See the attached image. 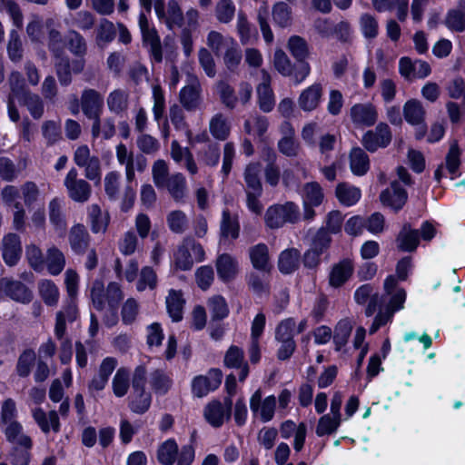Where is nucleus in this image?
I'll return each instance as SVG.
<instances>
[{
    "label": "nucleus",
    "instance_id": "obj_46",
    "mask_svg": "<svg viewBox=\"0 0 465 465\" xmlns=\"http://www.w3.org/2000/svg\"><path fill=\"white\" fill-rule=\"evenodd\" d=\"M49 220L54 226V229L63 234L66 229V221L63 213V200L54 198L50 201L49 205Z\"/></svg>",
    "mask_w": 465,
    "mask_h": 465
},
{
    "label": "nucleus",
    "instance_id": "obj_25",
    "mask_svg": "<svg viewBox=\"0 0 465 465\" xmlns=\"http://www.w3.org/2000/svg\"><path fill=\"white\" fill-rule=\"evenodd\" d=\"M223 362L227 368L240 370V381H244L249 375V365L244 360V352L238 346L232 345L229 347L224 355Z\"/></svg>",
    "mask_w": 465,
    "mask_h": 465
},
{
    "label": "nucleus",
    "instance_id": "obj_8",
    "mask_svg": "<svg viewBox=\"0 0 465 465\" xmlns=\"http://www.w3.org/2000/svg\"><path fill=\"white\" fill-rule=\"evenodd\" d=\"M277 399L274 395L262 398L260 389L255 391L250 399V409L254 419L266 423L271 421L275 415Z\"/></svg>",
    "mask_w": 465,
    "mask_h": 465
},
{
    "label": "nucleus",
    "instance_id": "obj_13",
    "mask_svg": "<svg viewBox=\"0 0 465 465\" xmlns=\"http://www.w3.org/2000/svg\"><path fill=\"white\" fill-rule=\"evenodd\" d=\"M232 400L225 399L224 403L219 401L209 402L204 408V418L213 427L219 428L231 417Z\"/></svg>",
    "mask_w": 465,
    "mask_h": 465
},
{
    "label": "nucleus",
    "instance_id": "obj_48",
    "mask_svg": "<svg viewBox=\"0 0 465 465\" xmlns=\"http://www.w3.org/2000/svg\"><path fill=\"white\" fill-rule=\"evenodd\" d=\"M66 45L69 51L77 58L84 59L87 54V44L84 36L76 30H69L66 35Z\"/></svg>",
    "mask_w": 465,
    "mask_h": 465
},
{
    "label": "nucleus",
    "instance_id": "obj_4",
    "mask_svg": "<svg viewBox=\"0 0 465 465\" xmlns=\"http://www.w3.org/2000/svg\"><path fill=\"white\" fill-rule=\"evenodd\" d=\"M301 219L299 206L293 202L273 204L265 213V224L271 229H278L285 223H296Z\"/></svg>",
    "mask_w": 465,
    "mask_h": 465
},
{
    "label": "nucleus",
    "instance_id": "obj_52",
    "mask_svg": "<svg viewBox=\"0 0 465 465\" xmlns=\"http://www.w3.org/2000/svg\"><path fill=\"white\" fill-rule=\"evenodd\" d=\"M178 455V445L173 440H167L157 450L158 461L163 465H173Z\"/></svg>",
    "mask_w": 465,
    "mask_h": 465
},
{
    "label": "nucleus",
    "instance_id": "obj_61",
    "mask_svg": "<svg viewBox=\"0 0 465 465\" xmlns=\"http://www.w3.org/2000/svg\"><path fill=\"white\" fill-rule=\"evenodd\" d=\"M158 278L155 271L150 266L142 268L136 282V290L143 292L146 289L154 290L157 286Z\"/></svg>",
    "mask_w": 465,
    "mask_h": 465
},
{
    "label": "nucleus",
    "instance_id": "obj_23",
    "mask_svg": "<svg viewBox=\"0 0 465 465\" xmlns=\"http://www.w3.org/2000/svg\"><path fill=\"white\" fill-rule=\"evenodd\" d=\"M2 256L8 266H14L21 257L22 246L20 237L14 232H9L2 240Z\"/></svg>",
    "mask_w": 465,
    "mask_h": 465
},
{
    "label": "nucleus",
    "instance_id": "obj_42",
    "mask_svg": "<svg viewBox=\"0 0 465 465\" xmlns=\"http://www.w3.org/2000/svg\"><path fill=\"white\" fill-rule=\"evenodd\" d=\"M403 114L405 120L412 125H420L423 124L425 118V109L421 102L411 99L405 103L403 106Z\"/></svg>",
    "mask_w": 465,
    "mask_h": 465
},
{
    "label": "nucleus",
    "instance_id": "obj_26",
    "mask_svg": "<svg viewBox=\"0 0 465 465\" xmlns=\"http://www.w3.org/2000/svg\"><path fill=\"white\" fill-rule=\"evenodd\" d=\"M171 157L176 163L183 166L190 174L194 175L198 173V166L192 152L187 147H182L176 140L171 143Z\"/></svg>",
    "mask_w": 465,
    "mask_h": 465
},
{
    "label": "nucleus",
    "instance_id": "obj_50",
    "mask_svg": "<svg viewBox=\"0 0 465 465\" xmlns=\"http://www.w3.org/2000/svg\"><path fill=\"white\" fill-rule=\"evenodd\" d=\"M152 403V395L146 391H132L129 397V408L137 414L146 412Z\"/></svg>",
    "mask_w": 465,
    "mask_h": 465
},
{
    "label": "nucleus",
    "instance_id": "obj_63",
    "mask_svg": "<svg viewBox=\"0 0 465 465\" xmlns=\"http://www.w3.org/2000/svg\"><path fill=\"white\" fill-rule=\"evenodd\" d=\"M95 23L94 15L87 10H81L71 15L68 24L82 31L91 30Z\"/></svg>",
    "mask_w": 465,
    "mask_h": 465
},
{
    "label": "nucleus",
    "instance_id": "obj_5",
    "mask_svg": "<svg viewBox=\"0 0 465 465\" xmlns=\"http://www.w3.org/2000/svg\"><path fill=\"white\" fill-rule=\"evenodd\" d=\"M405 301L406 292L403 289L399 288L391 292L389 303L383 308L379 307L380 310L370 327V333H375L381 327L390 322L394 313L403 308Z\"/></svg>",
    "mask_w": 465,
    "mask_h": 465
},
{
    "label": "nucleus",
    "instance_id": "obj_24",
    "mask_svg": "<svg viewBox=\"0 0 465 465\" xmlns=\"http://www.w3.org/2000/svg\"><path fill=\"white\" fill-rule=\"evenodd\" d=\"M353 272L354 263L349 258L334 263L329 273V284L333 288L342 286L351 277Z\"/></svg>",
    "mask_w": 465,
    "mask_h": 465
},
{
    "label": "nucleus",
    "instance_id": "obj_30",
    "mask_svg": "<svg viewBox=\"0 0 465 465\" xmlns=\"http://www.w3.org/2000/svg\"><path fill=\"white\" fill-rule=\"evenodd\" d=\"M249 257L254 269L269 272L272 265L271 263L268 246L264 243H258L249 249Z\"/></svg>",
    "mask_w": 465,
    "mask_h": 465
},
{
    "label": "nucleus",
    "instance_id": "obj_37",
    "mask_svg": "<svg viewBox=\"0 0 465 465\" xmlns=\"http://www.w3.org/2000/svg\"><path fill=\"white\" fill-rule=\"evenodd\" d=\"M163 188L168 191L174 201L181 202L187 193L186 178L183 173H175L169 176Z\"/></svg>",
    "mask_w": 465,
    "mask_h": 465
},
{
    "label": "nucleus",
    "instance_id": "obj_51",
    "mask_svg": "<svg viewBox=\"0 0 465 465\" xmlns=\"http://www.w3.org/2000/svg\"><path fill=\"white\" fill-rule=\"evenodd\" d=\"M166 223L169 230L176 234L185 232L189 226V220L186 213L181 210L171 211L166 215Z\"/></svg>",
    "mask_w": 465,
    "mask_h": 465
},
{
    "label": "nucleus",
    "instance_id": "obj_41",
    "mask_svg": "<svg viewBox=\"0 0 465 465\" xmlns=\"http://www.w3.org/2000/svg\"><path fill=\"white\" fill-rule=\"evenodd\" d=\"M166 308L173 322H180L183 319V306L185 301L181 291L171 289L166 297Z\"/></svg>",
    "mask_w": 465,
    "mask_h": 465
},
{
    "label": "nucleus",
    "instance_id": "obj_17",
    "mask_svg": "<svg viewBox=\"0 0 465 465\" xmlns=\"http://www.w3.org/2000/svg\"><path fill=\"white\" fill-rule=\"evenodd\" d=\"M117 365L118 361L114 357H105L100 363L97 373L88 383L89 391L94 393L103 391Z\"/></svg>",
    "mask_w": 465,
    "mask_h": 465
},
{
    "label": "nucleus",
    "instance_id": "obj_28",
    "mask_svg": "<svg viewBox=\"0 0 465 465\" xmlns=\"http://www.w3.org/2000/svg\"><path fill=\"white\" fill-rule=\"evenodd\" d=\"M32 416L44 433H48L51 430L55 433L60 431L61 424L55 411L45 412L42 408H35L32 410Z\"/></svg>",
    "mask_w": 465,
    "mask_h": 465
},
{
    "label": "nucleus",
    "instance_id": "obj_9",
    "mask_svg": "<svg viewBox=\"0 0 465 465\" xmlns=\"http://www.w3.org/2000/svg\"><path fill=\"white\" fill-rule=\"evenodd\" d=\"M155 14L160 21L173 30L183 25V14L176 0H169L165 6L164 0H154Z\"/></svg>",
    "mask_w": 465,
    "mask_h": 465
},
{
    "label": "nucleus",
    "instance_id": "obj_2",
    "mask_svg": "<svg viewBox=\"0 0 465 465\" xmlns=\"http://www.w3.org/2000/svg\"><path fill=\"white\" fill-rule=\"evenodd\" d=\"M90 298L97 311H103L107 304L109 310H117L120 302L124 299V292L118 282H111L107 287L101 280L93 282L90 288Z\"/></svg>",
    "mask_w": 465,
    "mask_h": 465
},
{
    "label": "nucleus",
    "instance_id": "obj_45",
    "mask_svg": "<svg viewBox=\"0 0 465 465\" xmlns=\"http://www.w3.org/2000/svg\"><path fill=\"white\" fill-rule=\"evenodd\" d=\"M88 219L92 232L94 233L104 232L109 223V215L103 213L98 204H91L88 207Z\"/></svg>",
    "mask_w": 465,
    "mask_h": 465
},
{
    "label": "nucleus",
    "instance_id": "obj_18",
    "mask_svg": "<svg viewBox=\"0 0 465 465\" xmlns=\"http://www.w3.org/2000/svg\"><path fill=\"white\" fill-rule=\"evenodd\" d=\"M81 108L87 118L100 117L104 108V96L95 89L86 88L81 94Z\"/></svg>",
    "mask_w": 465,
    "mask_h": 465
},
{
    "label": "nucleus",
    "instance_id": "obj_59",
    "mask_svg": "<svg viewBox=\"0 0 465 465\" xmlns=\"http://www.w3.org/2000/svg\"><path fill=\"white\" fill-rule=\"evenodd\" d=\"M42 135L47 145H54L62 139L61 124L54 120H47L42 124Z\"/></svg>",
    "mask_w": 465,
    "mask_h": 465
},
{
    "label": "nucleus",
    "instance_id": "obj_31",
    "mask_svg": "<svg viewBox=\"0 0 465 465\" xmlns=\"http://www.w3.org/2000/svg\"><path fill=\"white\" fill-rule=\"evenodd\" d=\"M90 235L83 224L74 225L69 232V244L76 254H84L90 244Z\"/></svg>",
    "mask_w": 465,
    "mask_h": 465
},
{
    "label": "nucleus",
    "instance_id": "obj_14",
    "mask_svg": "<svg viewBox=\"0 0 465 465\" xmlns=\"http://www.w3.org/2000/svg\"><path fill=\"white\" fill-rule=\"evenodd\" d=\"M79 316L77 299L66 298L61 310L55 314L54 335L62 337L66 333V322L76 321Z\"/></svg>",
    "mask_w": 465,
    "mask_h": 465
},
{
    "label": "nucleus",
    "instance_id": "obj_7",
    "mask_svg": "<svg viewBox=\"0 0 465 465\" xmlns=\"http://www.w3.org/2000/svg\"><path fill=\"white\" fill-rule=\"evenodd\" d=\"M138 22L142 34L143 44L148 48L152 61L157 64L162 63V45L155 27L149 22L144 13H140Z\"/></svg>",
    "mask_w": 465,
    "mask_h": 465
},
{
    "label": "nucleus",
    "instance_id": "obj_49",
    "mask_svg": "<svg viewBox=\"0 0 465 465\" xmlns=\"http://www.w3.org/2000/svg\"><path fill=\"white\" fill-rule=\"evenodd\" d=\"M361 196V190L353 185L343 183L336 187V197L345 206L354 205L359 202Z\"/></svg>",
    "mask_w": 465,
    "mask_h": 465
},
{
    "label": "nucleus",
    "instance_id": "obj_35",
    "mask_svg": "<svg viewBox=\"0 0 465 465\" xmlns=\"http://www.w3.org/2000/svg\"><path fill=\"white\" fill-rule=\"evenodd\" d=\"M45 264L49 274L57 276L65 267V256L61 250L52 245L46 250Z\"/></svg>",
    "mask_w": 465,
    "mask_h": 465
},
{
    "label": "nucleus",
    "instance_id": "obj_38",
    "mask_svg": "<svg viewBox=\"0 0 465 465\" xmlns=\"http://www.w3.org/2000/svg\"><path fill=\"white\" fill-rule=\"evenodd\" d=\"M209 130L214 139L225 141L231 133V124L223 114L217 113L210 119Z\"/></svg>",
    "mask_w": 465,
    "mask_h": 465
},
{
    "label": "nucleus",
    "instance_id": "obj_39",
    "mask_svg": "<svg viewBox=\"0 0 465 465\" xmlns=\"http://www.w3.org/2000/svg\"><path fill=\"white\" fill-rule=\"evenodd\" d=\"M236 41L229 35H223L222 33L212 30L206 37L207 46L214 53L216 56L222 55Z\"/></svg>",
    "mask_w": 465,
    "mask_h": 465
},
{
    "label": "nucleus",
    "instance_id": "obj_22",
    "mask_svg": "<svg viewBox=\"0 0 465 465\" xmlns=\"http://www.w3.org/2000/svg\"><path fill=\"white\" fill-rule=\"evenodd\" d=\"M323 87L320 83H314L302 91L298 97L299 107L303 112H312L321 104Z\"/></svg>",
    "mask_w": 465,
    "mask_h": 465
},
{
    "label": "nucleus",
    "instance_id": "obj_44",
    "mask_svg": "<svg viewBox=\"0 0 465 465\" xmlns=\"http://www.w3.org/2000/svg\"><path fill=\"white\" fill-rule=\"evenodd\" d=\"M130 371L126 367L117 369L112 380V389L115 397L122 398L125 396L130 389Z\"/></svg>",
    "mask_w": 465,
    "mask_h": 465
},
{
    "label": "nucleus",
    "instance_id": "obj_11",
    "mask_svg": "<svg viewBox=\"0 0 465 465\" xmlns=\"http://www.w3.org/2000/svg\"><path fill=\"white\" fill-rule=\"evenodd\" d=\"M8 297L11 300L27 304L33 300L32 291L22 282L12 278H0V298Z\"/></svg>",
    "mask_w": 465,
    "mask_h": 465
},
{
    "label": "nucleus",
    "instance_id": "obj_6",
    "mask_svg": "<svg viewBox=\"0 0 465 465\" xmlns=\"http://www.w3.org/2000/svg\"><path fill=\"white\" fill-rule=\"evenodd\" d=\"M64 185L68 197L74 203H84L91 198V184L85 179L79 177L78 171L74 167L66 173Z\"/></svg>",
    "mask_w": 465,
    "mask_h": 465
},
{
    "label": "nucleus",
    "instance_id": "obj_12",
    "mask_svg": "<svg viewBox=\"0 0 465 465\" xmlns=\"http://www.w3.org/2000/svg\"><path fill=\"white\" fill-rule=\"evenodd\" d=\"M391 132L387 124L380 123L373 130L367 131L361 138V144L370 153L387 147L391 142Z\"/></svg>",
    "mask_w": 465,
    "mask_h": 465
},
{
    "label": "nucleus",
    "instance_id": "obj_32",
    "mask_svg": "<svg viewBox=\"0 0 465 465\" xmlns=\"http://www.w3.org/2000/svg\"><path fill=\"white\" fill-rule=\"evenodd\" d=\"M216 271L218 277L223 282L233 280L239 272V264L235 258L228 253H223L216 260Z\"/></svg>",
    "mask_w": 465,
    "mask_h": 465
},
{
    "label": "nucleus",
    "instance_id": "obj_57",
    "mask_svg": "<svg viewBox=\"0 0 465 465\" xmlns=\"http://www.w3.org/2000/svg\"><path fill=\"white\" fill-rule=\"evenodd\" d=\"M240 226L236 218L228 210H223L221 221V236L236 239L239 236Z\"/></svg>",
    "mask_w": 465,
    "mask_h": 465
},
{
    "label": "nucleus",
    "instance_id": "obj_3",
    "mask_svg": "<svg viewBox=\"0 0 465 465\" xmlns=\"http://www.w3.org/2000/svg\"><path fill=\"white\" fill-rule=\"evenodd\" d=\"M205 252L203 246L192 237L184 238L173 252V264L175 269L189 271L193 262L204 260Z\"/></svg>",
    "mask_w": 465,
    "mask_h": 465
},
{
    "label": "nucleus",
    "instance_id": "obj_33",
    "mask_svg": "<svg viewBox=\"0 0 465 465\" xmlns=\"http://www.w3.org/2000/svg\"><path fill=\"white\" fill-rule=\"evenodd\" d=\"M420 232L412 229L410 223H405L400 231L397 238V247L402 252H413L419 245Z\"/></svg>",
    "mask_w": 465,
    "mask_h": 465
},
{
    "label": "nucleus",
    "instance_id": "obj_62",
    "mask_svg": "<svg viewBox=\"0 0 465 465\" xmlns=\"http://www.w3.org/2000/svg\"><path fill=\"white\" fill-rule=\"evenodd\" d=\"M121 184V174L117 171L107 173L104 179V192L107 197L115 201L119 197Z\"/></svg>",
    "mask_w": 465,
    "mask_h": 465
},
{
    "label": "nucleus",
    "instance_id": "obj_54",
    "mask_svg": "<svg viewBox=\"0 0 465 465\" xmlns=\"http://www.w3.org/2000/svg\"><path fill=\"white\" fill-rule=\"evenodd\" d=\"M261 166L257 163H249L244 170V182L246 184L245 192L255 191L262 192V183L260 181Z\"/></svg>",
    "mask_w": 465,
    "mask_h": 465
},
{
    "label": "nucleus",
    "instance_id": "obj_20",
    "mask_svg": "<svg viewBox=\"0 0 465 465\" xmlns=\"http://www.w3.org/2000/svg\"><path fill=\"white\" fill-rule=\"evenodd\" d=\"M352 123L359 126H372L378 120V111L371 103L356 104L350 110Z\"/></svg>",
    "mask_w": 465,
    "mask_h": 465
},
{
    "label": "nucleus",
    "instance_id": "obj_40",
    "mask_svg": "<svg viewBox=\"0 0 465 465\" xmlns=\"http://www.w3.org/2000/svg\"><path fill=\"white\" fill-rule=\"evenodd\" d=\"M350 168L354 175L362 176L370 169V158L361 147H353L350 153Z\"/></svg>",
    "mask_w": 465,
    "mask_h": 465
},
{
    "label": "nucleus",
    "instance_id": "obj_36",
    "mask_svg": "<svg viewBox=\"0 0 465 465\" xmlns=\"http://www.w3.org/2000/svg\"><path fill=\"white\" fill-rule=\"evenodd\" d=\"M111 113L120 115L125 113L129 106V92L124 89H114L109 93L106 99Z\"/></svg>",
    "mask_w": 465,
    "mask_h": 465
},
{
    "label": "nucleus",
    "instance_id": "obj_58",
    "mask_svg": "<svg viewBox=\"0 0 465 465\" xmlns=\"http://www.w3.org/2000/svg\"><path fill=\"white\" fill-rule=\"evenodd\" d=\"M269 122L267 117L255 114L247 119L244 123V129L247 134L262 137L267 131Z\"/></svg>",
    "mask_w": 465,
    "mask_h": 465
},
{
    "label": "nucleus",
    "instance_id": "obj_21",
    "mask_svg": "<svg viewBox=\"0 0 465 465\" xmlns=\"http://www.w3.org/2000/svg\"><path fill=\"white\" fill-rule=\"evenodd\" d=\"M354 300L358 304H365L368 300V305L365 309V315L371 317L374 314L378 307L383 302V297L378 293H373V287L369 284H363L356 289L354 292Z\"/></svg>",
    "mask_w": 465,
    "mask_h": 465
},
{
    "label": "nucleus",
    "instance_id": "obj_43",
    "mask_svg": "<svg viewBox=\"0 0 465 465\" xmlns=\"http://www.w3.org/2000/svg\"><path fill=\"white\" fill-rule=\"evenodd\" d=\"M116 158L121 165H124L125 178L127 183L134 181V158L132 151H129L125 144L119 143L116 146Z\"/></svg>",
    "mask_w": 465,
    "mask_h": 465
},
{
    "label": "nucleus",
    "instance_id": "obj_53",
    "mask_svg": "<svg viewBox=\"0 0 465 465\" xmlns=\"http://www.w3.org/2000/svg\"><path fill=\"white\" fill-rule=\"evenodd\" d=\"M341 418L328 413L322 415L317 423L315 433L319 437L334 433L341 425Z\"/></svg>",
    "mask_w": 465,
    "mask_h": 465
},
{
    "label": "nucleus",
    "instance_id": "obj_15",
    "mask_svg": "<svg viewBox=\"0 0 465 465\" xmlns=\"http://www.w3.org/2000/svg\"><path fill=\"white\" fill-rule=\"evenodd\" d=\"M179 100L187 111H194L200 107L203 102L202 86L197 77H190L188 84L180 91Z\"/></svg>",
    "mask_w": 465,
    "mask_h": 465
},
{
    "label": "nucleus",
    "instance_id": "obj_47",
    "mask_svg": "<svg viewBox=\"0 0 465 465\" xmlns=\"http://www.w3.org/2000/svg\"><path fill=\"white\" fill-rule=\"evenodd\" d=\"M300 263V252L292 248L281 252L278 261V267L281 272L289 274L294 272Z\"/></svg>",
    "mask_w": 465,
    "mask_h": 465
},
{
    "label": "nucleus",
    "instance_id": "obj_56",
    "mask_svg": "<svg viewBox=\"0 0 465 465\" xmlns=\"http://www.w3.org/2000/svg\"><path fill=\"white\" fill-rule=\"evenodd\" d=\"M20 99L34 119H40L43 116L45 105L42 98L38 94L26 92Z\"/></svg>",
    "mask_w": 465,
    "mask_h": 465
},
{
    "label": "nucleus",
    "instance_id": "obj_1",
    "mask_svg": "<svg viewBox=\"0 0 465 465\" xmlns=\"http://www.w3.org/2000/svg\"><path fill=\"white\" fill-rule=\"evenodd\" d=\"M47 46L54 58V66L60 84L69 85L73 81L72 74H81L84 70L85 59L70 60L64 53L63 36L55 29H51L48 33Z\"/></svg>",
    "mask_w": 465,
    "mask_h": 465
},
{
    "label": "nucleus",
    "instance_id": "obj_16",
    "mask_svg": "<svg viewBox=\"0 0 465 465\" xmlns=\"http://www.w3.org/2000/svg\"><path fill=\"white\" fill-rule=\"evenodd\" d=\"M262 82L256 87L257 104L264 113H270L275 106V96L271 86L270 74L262 69L260 72Z\"/></svg>",
    "mask_w": 465,
    "mask_h": 465
},
{
    "label": "nucleus",
    "instance_id": "obj_27",
    "mask_svg": "<svg viewBox=\"0 0 465 465\" xmlns=\"http://www.w3.org/2000/svg\"><path fill=\"white\" fill-rule=\"evenodd\" d=\"M407 198L406 191L397 182L391 183V187L382 191L380 195L381 202L395 211H399L404 206Z\"/></svg>",
    "mask_w": 465,
    "mask_h": 465
},
{
    "label": "nucleus",
    "instance_id": "obj_34",
    "mask_svg": "<svg viewBox=\"0 0 465 465\" xmlns=\"http://www.w3.org/2000/svg\"><path fill=\"white\" fill-rule=\"evenodd\" d=\"M38 294L48 307L57 306L60 300L59 287L50 279H42L37 283Z\"/></svg>",
    "mask_w": 465,
    "mask_h": 465
},
{
    "label": "nucleus",
    "instance_id": "obj_60",
    "mask_svg": "<svg viewBox=\"0 0 465 465\" xmlns=\"http://www.w3.org/2000/svg\"><path fill=\"white\" fill-rule=\"evenodd\" d=\"M445 25L452 32L462 33L465 31V13L463 10L450 9L444 19Z\"/></svg>",
    "mask_w": 465,
    "mask_h": 465
},
{
    "label": "nucleus",
    "instance_id": "obj_55",
    "mask_svg": "<svg viewBox=\"0 0 465 465\" xmlns=\"http://www.w3.org/2000/svg\"><path fill=\"white\" fill-rule=\"evenodd\" d=\"M302 203L319 206L324 198L321 185L316 182L307 183L302 192Z\"/></svg>",
    "mask_w": 465,
    "mask_h": 465
},
{
    "label": "nucleus",
    "instance_id": "obj_29",
    "mask_svg": "<svg viewBox=\"0 0 465 465\" xmlns=\"http://www.w3.org/2000/svg\"><path fill=\"white\" fill-rule=\"evenodd\" d=\"M6 440L12 447L32 449L33 440L25 431L20 422H12L3 429Z\"/></svg>",
    "mask_w": 465,
    "mask_h": 465
},
{
    "label": "nucleus",
    "instance_id": "obj_64",
    "mask_svg": "<svg viewBox=\"0 0 465 465\" xmlns=\"http://www.w3.org/2000/svg\"><path fill=\"white\" fill-rule=\"evenodd\" d=\"M235 11L232 0H219L215 5V17L220 23L228 24L233 19Z\"/></svg>",
    "mask_w": 465,
    "mask_h": 465
},
{
    "label": "nucleus",
    "instance_id": "obj_10",
    "mask_svg": "<svg viewBox=\"0 0 465 465\" xmlns=\"http://www.w3.org/2000/svg\"><path fill=\"white\" fill-rule=\"evenodd\" d=\"M222 380V371L217 368H213L206 375H197L192 380V393L197 398L205 397L221 385Z\"/></svg>",
    "mask_w": 465,
    "mask_h": 465
},
{
    "label": "nucleus",
    "instance_id": "obj_19",
    "mask_svg": "<svg viewBox=\"0 0 465 465\" xmlns=\"http://www.w3.org/2000/svg\"><path fill=\"white\" fill-rule=\"evenodd\" d=\"M399 71L407 80L425 78L431 73L430 65L423 60L411 61L409 57H402L399 62Z\"/></svg>",
    "mask_w": 465,
    "mask_h": 465
}]
</instances>
